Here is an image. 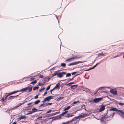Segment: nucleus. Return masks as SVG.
<instances>
[{
	"mask_svg": "<svg viewBox=\"0 0 124 124\" xmlns=\"http://www.w3.org/2000/svg\"><path fill=\"white\" fill-rule=\"evenodd\" d=\"M32 87H30L29 86H27L26 87L20 90V91L21 92H26L27 91L28 89H29L28 92H31L32 91Z\"/></svg>",
	"mask_w": 124,
	"mask_h": 124,
	"instance_id": "1",
	"label": "nucleus"
},
{
	"mask_svg": "<svg viewBox=\"0 0 124 124\" xmlns=\"http://www.w3.org/2000/svg\"><path fill=\"white\" fill-rule=\"evenodd\" d=\"M66 72L62 71V72L58 73L57 76L61 78L63 77V75H64L66 74Z\"/></svg>",
	"mask_w": 124,
	"mask_h": 124,
	"instance_id": "2",
	"label": "nucleus"
},
{
	"mask_svg": "<svg viewBox=\"0 0 124 124\" xmlns=\"http://www.w3.org/2000/svg\"><path fill=\"white\" fill-rule=\"evenodd\" d=\"M103 98H95L93 100V102L94 103H97L100 102V101H101L102 100Z\"/></svg>",
	"mask_w": 124,
	"mask_h": 124,
	"instance_id": "3",
	"label": "nucleus"
},
{
	"mask_svg": "<svg viewBox=\"0 0 124 124\" xmlns=\"http://www.w3.org/2000/svg\"><path fill=\"white\" fill-rule=\"evenodd\" d=\"M53 98V97L52 96H50L46 97L44 99V100L43 101V102L45 101H50V99Z\"/></svg>",
	"mask_w": 124,
	"mask_h": 124,
	"instance_id": "4",
	"label": "nucleus"
},
{
	"mask_svg": "<svg viewBox=\"0 0 124 124\" xmlns=\"http://www.w3.org/2000/svg\"><path fill=\"white\" fill-rule=\"evenodd\" d=\"M110 93L116 95L117 94L116 90L114 89H112L110 91Z\"/></svg>",
	"mask_w": 124,
	"mask_h": 124,
	"instance_id": "5",
	"label": "nucleus"
},
{
	"mask_svg": "<svg viewBox=\"0 0 124 124\" xmlns=\"http://www.w3.org/2000/svg\"><path fill=\"white\" fill-rule=\"evenodd\" d=\"M89 115L87 114L82 113L81 115L79 116L80 118H82L85 117L86 116H88Z\"/></svg>",
	"mask_w": 124,
	"mask_h": 124,
	"instance_id": "6",
	"label": "nucleus"
},
{
	"mask_svg": "<svg viewBox=\"0 0 124 124\" xmlns=\"http://www.w3.org/2000/svg\"><path fill=\"white\" fill-rule=\"evenodd\" d=\"M75 59V57H72L70 58H68L65 61L67 62H70L71 61H74Z\"/></svg>",
	"mask_w": 124,
	"mask_h": 124,
	"instance_id": "7",
	"label": "nucleus"
},
{
	"mask_svg": "<svg viewBox=\"0 0 124 124\" xmlns=\"http://www.w3.org/2000/svg\"><path fill=\"white\" fill-rule=\"evenodd\" d=\"M117 111L119 113H118L119 114V115H124V112L123 111V110H118Z\"/></svg>",
	"mask_w": 124,
	"mask_h": 124,
	"instance_id": "8",
	"label": "nucleus"
},
{
	"mask_svg": "<svg viewBox=\"0 0 124 124\" xmlns=\"http://www.w3.org/2000/svg\"><path fill=\"white\" fill-rule=\"evenodd\" d=\"M105 53H103V52L97 54L98 56L100 57L101 56H105Z\"/></svg>",
	"mask_w": 124,
	"mask_h": 124,
	"instance_id": "9",
	"label": "nucleus"
},
{
	"mask_svg": "<svg viewBox=\"0 0 124 124\" xmlns=\"http://www.w3.org/2000/svg\"><path fill=\"white\" fill-rule=\"evenodd\" d=\"M60 83L57 84H56L54 87L56 89H59L60 86Z\"/></svg>",
	"mask_w": 124,
	"mask_h": 124,
	"instance_id": "10",
	"label": "nucleus"
},
{
	"mask_svg": "<svg viewBox=\"0 0 124 124\" xmlns=\"http://www.w3.org/2000/svg\"><path fill=\"white\" fill-rule=\"evenodd\" d=\"M58 71H56L54 72L53 74L51 75L52 76V77H54L56 76V75H57Z\"/></svg>",
	"mask_w": 124,
	"mask_h": 124,
	"instance_id": "11",
	"label": "nucleus"
},
{
	"mask_svg": "<svg viewBox=\"0 0 124 124\" xmlns=\"http://www.w3.org/2000/svg\"><path fill=\"white\" fill-rule=\"evenodd\" d=\"M24 104V103H20L17 104L16 106L14 107V108H17V107H19L21 106L23 104Z\"/></svg>",
	"mask_w": 124,
	"mask_h": 124,
	"instance_id": "12",
	"label": "nucleus"
},
{
	"mask_svg": "<svg viewBox=\"0 0 124 124\" xmlns=\"http://www.w3.org/2000/svg\"><path fill=\"white\" fill-rule=\"evenodd\" d=\"M85 62L78 61L73 62L74 65L77 64L79 63H82L83 62Z\"/></svg>",
	"mask_w": 124,
	"mask_h": 124,
	"instance_id": "13",
	"label": "nucleus"
},
{
	"mask_svg": "<svg viewBox=\"0 0 124 124\" xmlns=\"http://www.w3.org/2000/svg\"><path fill=\"white\" fill-rule=\"evenodd\" d=\"M105 109V106L104 105H103L100 108V110L101 111H103Z\"/></svg>",
	"mask_w": 124,
	"mask_h": 124,
	"instance_id": "14",
	"label": "nucleus"
},
{
	"mask_svg": "<svg viewBox=\"0 0 124 124\" xmlns=\"http://www.w3.org/2000/svg\"><path fill=\"white\" fill-rule=\"evenodd\" d=\"M19 95H17L16 96H10L9 97V98L8 99H14L15 98V97H17Z\"/></svg>",
	"mask_w": 124,
	"mask_h": 124,
	"instance_id": "15",
	"label": "nucleus"
},
{
	"mask_svg": "<svg viewBox=\"0 0 124 124\" xmlns=\"http://www.w3.org/2000/svg\"><path fill=\"white\" fill-rule=\"evenodd\" d=\"M118 109L115 108H113L110 110V111H117Z\"/></svg>",
	"mask_w": 124,
	"mask_h": 124,
	"instance_id": "16",
	"label": "nucleus"
},
{
	"mask_svg": "<svg viewBox=\"0 0 124 124\" xmlns=\"http://www.w3.org/2000/svg\"><path fill=\"white\" fill-rule=\"evenodd\" d=\"M77 86V85H74L71 86V88L72 89H74L76 88Z\"/></svg>",
	"mask_w": 124,
	"mask_h": 124,
	"instance_id": "17",
	"label": "nucleus"
},
{
	"mask_svg": "<svg viewBox=\"0 0 124 124\" xmlns=\"http://www.w3.org/2000/svg\"><path fill=\"white\" fill-rule=\"evenodd\" d=\"M26 118V116H22L20 117L18 119L20 120H21L22 119H24Z\"/></svg>",
	"mask_w": 124,
	"mask_h": 124,
	"instance_id": "18",
	"label": "nucleus"
},
{
	"mask_svg": "<svg viewBox=\"0 0 124 124\" xmlns=\"http://www.w3.org/2000/svg\"><path fill=\"white\" fill-rule=\"evenodd\" d=\"M70 108V106H69L68 107H67V108H65L63 109L64 111H65L67 110H68Z\"/></svg>",
	"mask_w": 124,
	"mask_h": 124,
	"instance_id": "19",
	"label": "nucleus"
},
{
	"mask_svg": "<svg viewBox=\"0 0 124 124\" xmlns=\"http://www.w3.org/2000/svg\"><path fill=\"white\" fill-rule=\"evenodd\" d=\"M73 115H71L70 114H67L65 116L67 117H71L73 116Z\"/></svg>",
	"mask_w": 124,
	"mask_h": 124,
	"instance_id": "20",
	"label": "nucleus"
},
{
	"mask_svg": "<svg viewBox=\"0 0 124 124\" xmlns=\"http://www.w3.org/2000/svg\"><path fill=\"white\" fill-rule=\"evenodd\" d=\"M72 121V120H71V121H67V122H63L62 123V124H67L69 123H70V122H71V121Z\"/></svg>",
	"mask_w": 124,
	"mask_h": 124,
	"instance_id": "21",
	"label": "nucleus"
},
{
	"mask_svg": "<svg viewBox=\"0 0 124 124\" xmlns=\"http://www.w3.org/2000/svg\"><path fill=\"white\" fill-rule=\"evenodd\" d=\"M116 102L120 106H123V105H124V103H120L119 102H118V101H116Z\"/></svg>",
	"mask_w": 124,
	"mask_h": 124,
	"instance_id": "22",
	"label": "nucleus"
},
{
	"mask_svg": "<svg viewBox=\"0 0 124 124\" xmlns=\"http://www.w3.org/2000/svg\"><path fill=\"white\" fill-rule=\"evenodd\" d=\"M39 88V87L37 86H35L33 88V90L35 91L37 90Z\"/></svg>",
	"mask_w": 124,
	"mask_h": 124,
	"instance_id": "23",
	"label": "nucleus"
},
{
	"mask_svg": "<svg viewBox=\"0 0 124 124\" xmlns=\"http://www.w3.org/2000/svg\"><path fill=\"white\" fill-rule=\"evenodd\" d=\"M40 102V101L39 100H38L35 101L34 102V103L35 104H37L38 103H39Z\"/></svg>",
	"mask_w": 124,
	"mask_h": 124,
	"instance_id": "24",
	"label": "nucleus"
},
{
	"mask_svg": "<svg viewBox=\"0 0 124 124\" xmlns=\"http://www.w3.org/2000/svg\"><path fill=\"white\" fill-rule=\"evenodd\" d=\"M37 82V80H34V81L32 82L31 83V84L33 85H34Z\"/></svg>",
	"mask_w": 124,
	"mask_h": 124,
	"instance_id": "25",
	"label": "nucleus"
},
{
	"mask_svg": "<svg viewBox=\"0 0 124 124\" xmlns=\"http://www.w3.org/2000/svg\"><path fill=\"white\" fill-rule=\"evenodd\" d=\"M20 92L19 90H17V91H15L14 92H12L11 93V94H13L15 93H16L18 92Z\"/></svg>",
	"mask_w": 124,
	"mask_h": 124,
	"instance_id": "26",
	"label": "nucleus"
},
{
	"mask_svg": "<svg viewBox=\"0 0 124 124\" xmlns=\"http://www.w3.org/2000/svg\"><path fill=\"white\" fill-rule=\"evenodd\" d=\"M66 65L65 63H62L61 64V66L63 67H65L66 66Z\"/></svg>",
	"mask_w": 124,
	"mask_h": 124,
	"instance_id": "27",
	"label": "nucleus"
},
{
	"mask_svg": "<svg viewBox=\"0 0 124 124\" xmlns=\"http://www.w3.org/2000/svg\"><path fill=\"white\" fill-rule=\"evenodd\" d=\"M32 110L33 113L37 111V109L35 108H34L32 109Z\"/></svg>",
	"mask_w": 124,
	"mask_h": 124,
	"instance_id": "28",
	"label": "nucleus"
},
{
	"mask_svg": "<svg viewBox=\"0 0 124 124\" xmlns=\"http://www.w3.org/2000/svg\"><path fill=\"white\" fill-rule=\"evenodd\" d=\"M71 74L70 73H68L66 74V77H70L71 76Z\"/></svg>",
	"mask_w": 124,
	"mask_h": 124,
	"instance_id": "29",
	"label": "nucleus"
},
{
	"mask_svg": "<svg viewBox=\"0 0 124 124\" xmlns=\"http://www.w3.org/2000/svg\"><path fill=\"white\" fill-rule=\"evenodd\" d=\"M80 102L79 101H75L73 102V104H74L76 103H79Z\"/></svg>",
	"mask_w": 124,
	"mask_h": 124,
	"instance_id": "30",
	"label": "nucleus"
},
{
	"mask_svg": "<svg viewBox=\"0 0 124 124\" xmlns=\"http://www.w3.org/2000/svg\"><path fill=\"white\" fill-rule=\"evenodd\" d=\"M63 98H64L63 97H60V98H58L57 99V100L58 101H59V100L63 99Z\"/></svg>",
	"mask_w": 124,
	"mask_h": 124,
	"instance_id": "31",
	"label": "nucleus"
},
{
	"mask_svg": "<svg viewBox=\"0 0 124 124\" xmlns=\"http://www.w3.org/2000/svg\"><path fill=\"white\" fill-rule=\"evenodd\" d=\"M50 85L48 86L47 87L46 90V91L48 90H49L50 89Z\"/></svg>",
	"mask_w": 124,
	"mask_h": 124,
	"instance_id": "32",
	"label": "nucleus"
},
{
	"mask_svg": "<svg viewBox=\"0 0 124 124\" xmlns=\"http://www.w3.org/2000/svg\"><path fill=\"white\" fill-rule=\"evenodd\" d=\"M52 104V103H48L47 104H46V105H45L43 107L45 106H47L48 105H51Z\"/></svg>",
	"mask_w": 124,
	"mask_h": 124,
	"instance_id": "33",
	"label": "nucleus"
},
{
	"mask_svg": "<svg viewBox=\"0 0 124 124\" xmlns=\"http://www.w3.org/2000/svg\"><path fill=\"white\" fill-rule=\"evenodd\" d=\"M45 89V88L44 87H43V88L42 89H39V91L40 92H41L43 90H44V89Z\"/></svg>",
	"mask_w": 124,
	"mask_h": 124,
	"instance_id": "34",
	"label": "nucleus"
},
{
	"mask_svg": "<svg viewBox=\"0 0 124 124\" xmlns=\"http://www.w3.org/2000/svg\"><path fill=\"white\" fill-rule=\"evenodd\" d=\"M29 112L27 113V114H31L33 113V112L32 111H29Z\"/></svg>",
	"mask_w": 124,
	"mask_h": 124,
	"instance_id": "35",
	"label": "nucleus"
},
{
	"mask_svg": "<svg viewBox=\"0 0 124 124\" xmlns=\"http://www.w3.org/2000/svg\"><path fill=\"white\" fill-rule=\"evenodd\" d=\"M2 102H4V99L3 97H2L1 100Z\"/></svg>",
	"mask_w": 124,
	"mask_h": 124,
	"instance_id": "36",
	"label": "nucleus"
},
{
	"mask_svg": "<svg viewBox=\"0 0 124 124\" xmlns=\"http://www.w3.org/2000/svg\"><path fill=\"white\" fill-rule=\"evenodd\" d=\"M66 113L65 112V111L64 112L62 113V114H61V115L62 116H64L65 114H66Z\"/></svg>",
	"mask_w": 124,
	"mask_h": 124,
	"instance_id": "37",
	"label": "nucleus"
},
{
	"mask_svg": "<svg viewBox=\"0 0 124 124\" xmlns=\"http://www.w3.org/2000/svg\"><path fill=\"white\" fill-rule=\"evenodd\" d=\"M100 63H98L96 64L93 67V68H94L98 65Z\"/></svg>",
	"mask_w": 124,
	"mask_h": 124,
	"instance_id": "38",
	"label": "nucleus"
},
{
	"mask_svg": "<svg viewBox=\"0 0 124 124\" xmlns=\"http://www.w3.org/2000/svg\"><path fill=\"white\" fill-rule=\"evenodd\" d=\"M38 95H37L35 96L34 97V98L35 99H37L38 98Z\"/></svg>",
	"mask_w": 124,
	"mask_h": 124,
	"instance_id": "39",
	"label": "nucleus"
},
{
	"mask_svg": "<svg viewBox=\"0 0 124 124\" xmlns=\"http://www.w3.org/2000/svg\"><path fill=\"white\" fill-rule=\"evenodd\" d=\"M74 57H75V59H78L79 58V57H77V56H75Z\"/></svg>",
	"mask_w": 124,
	"mask_h": 124,
	"instance_id": "40",
	"label": "nucleus"
},
{
	"mask_svg": "<svg viewBox=\"0 0 124 124\" xmlns=\"http://www.w3.org/2000/svg\"><path fill=\"white\" fill-rule=\"evenodd\" d=\"M47 93V92H45V93H44V94L43 95V96H45V95H46Z\"/></svg>",
	"mask_w": 124,
	"mask_h": 124,
	"instance_id": "41",
	"label": "nucleus"
},
{
	"mask_svg": "<svg viewBox=\"0 0 124 124\" xmlns=\"http://www.w3.org/2000/svg\"><path fill=\"white\" fill-rule=\"evenodd\" d=\"M12 95V94H11V93H8V94L7 95L8 96H9L11 95Z\"/></svg>",
	"mask_w": 124,
	"mask_h": 124,
	"instance_id": "42",
	"label": "nucleus"
},
{
	"mask_svg": "<svg viewBox=\"0 0 124 124\" xmlns=\"http://www.w3.org/2000/svg\"><path fill=\"white\" fill-rule=\"evenodd\" d=\"M51 111H52V110H49L48 111H47L46 112V113H50V112Z\"/></svg>",
	"mask_w": 124,
	"mask_h": 124,
	"instance_id": "43",
	"label": "nucleus"
},
{
	"mask_svg": "<svg viewBox=\"0 0 124 124\" xmlns=\"http://www.w3.org/2000/svg\"><path fill=\"white\" fill-rule=\"evenodd\" d=\"M39 77L41 78H42L43 77V75H40L39 76Z\"/></svg>",
	"mask_w": 124,
	"mask_h": 124,
	"instance_id": "44",
	"label": "nucleus"
},
{
	"mask_svg": "<svg viewBox=\"0 0 124 124\" xmlns=\"http://www.w3.org/2000/svg\"><path fill=\"white\" fill-rule=\"evenodd\" d=\"M89 102H93V100H89Z\"/></svg>",
	"mask_w": 124,
	"mask_h": 124,
	"instance_id": "45",
	"label": "nucleus"
},
{
	"mask_svg": "<svg viewBox=\"0 0 124 124\" xmlns=\"http://www.w3.org/2000/svg\"><path fill=\"white\" fill-rule=\"evenodd\" d=\"M76 72H73L71 73V74L72 75H74L76 73Z\"/></svg>",
	"mask_w": 124,
	"mask_h": 124,
	"instance_id": "46",
	"label": "nucleus"
},
{
	"mask_svg": "<svg viewBox=\"0 0 124 124\" xmlns=\"http://www.w3.org/2000/svg\"><path fill=\"white\" fill-rule=\"evenodd\" d=\"M79 118V119L80 118V117L79 116H78L76 117V119H78Z\"/></svg>",
	"mask_w": 124,
	"mask_h": 124,
	"instance_id": "47",
	"label": "nucleus"
},
{
	"mask_svg": "<svg viewBox=\"0 0 124 124\" xmlns=\"http://www.w3.org/2000/svg\"><path fill=\"white\" fill-rule=\"evenodd\" d=\"M34 78H30V80L31 81H32L33 80H34Z\"/></svg>",
	"mask_w": 124,
	"mask_h": 124,
	"instance_id": "48",
	"label": "nucleus"
},
{
	"mask_svg": "<svg viewBox=\"0 0 124 124\" xmlns=\"http://www.w3.org/2000/svg\"><path fill=\"white\" fill-rule=\"evenodd\" d=\"M33 103L32 102H30V103H28V104H27V105H31V104H32Z\"/></svg>",
	"mask_w": 124,
	"mask_h": 124,
	"instance_id": "49",
	"label": "nucleus"
},
{
	"mask_svg": "<svg viewBox=\"0 0 124 124\" xmlns=\"http://www.w3.org/2000/svg\"><path fill=\"white\" fill-rule=\"evenodd\" d=\"M115 113H113L112 114L110 115V116H112L113 117L114 116Z\"/></svg>",
	"mask_w": 124,
	"mask_h": 124,
	"instance_id": "50",
	"label": "nucleus"
},
{
	"mask_svg": "<svg viewBox=\"0 0 124 124\" xmlns=\"http://www.w3.org/2000/svg\"><path fill=\"white\" fill-rule=\"evenodd\" d=\"M8 97V96L7 95H5V100L6 99H7Z\"/></svg>",
	"mask_w": 124,
	"mask_h": 124,
	"instance_id": "51",
	"label": "nucleus"
},
{
	"mask_svg": "<svg viewBox=\"0 0 124 124\" xmlns=\"http://www.w3.org/2000/svg\"><path fill=\"white\" fill-rule=\"evenodd\" d=\"M74 84V82H70V83H69L68 84L69 85H71V84Z\"/></svg>",
	"mask_w": 124,
	"mask_h": 124,
	"instance_id": "52",
	"label": "nucleus"
},
{
	"mask_svg": "<svg viewBox=\"0 0 124 124\" xmlns=\"http://www.w3.org/2000/svg\"><path fill=\"white\" fill-rule=\"evenodd\" d=\"M41 83L40 82H39V84L38 85L40 86H41Z\"/></svg>",
	"mask_w": 124,
	"mask_h": 124,
	"instance_id": "53",
	"label": "nucleus"
},
{
	"mask_svg": "<svg viewBox=\"0 0 124 124\" xmlns=\"http://www.w3.org/2000/svg\"><path fill=\"white\" fill-rule=\"evenodd\" d=\"M44 105V104H41L39 106V108H40L41 107H42V106H43V105Z\"/></svg>",
	"mask_w": 124,
	"mask_h": 124,
	"instance_id": "54",
	"label": "nucleus"
},
{
	"mask_svg": "<svg viewBox=\"0 0 124 124\" xmlns=\"http://www.w3.org/2000/svg\"><path fill=\"white\" fill-rule=\"evenodd\" d=\"M17 123L16 122H13L12 124H16Z\"/></svg>",
	"mask_w": 124,
	"mask_h": 124,
	"instance_id": "55",
	"label": "nucleus"
},
{
	"mask_svg": "<svg viewBox=\"0 0 124 124\" xmlns=\"http://www.w3.org/2000/svg\"><path fill=\"white\" fill-rule=\"evenodd\" d=\"M118 56H119L118 55H117L115 56L113 58H115Z\"/></svg>",
	"mask_w": 124,
	"mask_h": 124,
	"instance_id": "56",
	"label": "nucleus"
},
{
	"mask_svg": "<svg viewBox=\"0 0 124 124\" xmlns=\"http://www.w3.org/2000/svg\"><path fill=\"white\" fill-rule=\"evenodd\" d=\"M56 89L55 87H54L53 89H52V90L53 91L54 90Z\"/></svg>",
	"mask_w": 124,
	"mask_h": 124,
	"instance_id": "57",
	"label": "nucleus"
},
{
	"mask_svg": "<svg viewBox=\"0 0 124 124\" xmlns=\"http://www.w3.org/2000/svg\"><path fill=\"white\" fill-rule=\"evenodd\" d=\"M56 89L55 87H54L53 89H52V90L53 91L54 90Z\"/></svg>",
	"mask_w": 124,
	"mask_h": 124,
	"instance_id": "58",
	"label": "nucleus"
},
{
	"mask_svg": "<svg viewBox=\"0 0 124 124\" xmlns=\"http://www.w3.org/2000/svg\"><path fill=\"white\" fill-rule=\"evenodd\" d=\"M71 65H72V64H71V63H70V64L68 65V66H71Z\"/></svg>",
	"mask_w": 124,
	"mask_h": 124,
	"instance_id": "59",
	"label": "nucleus"
},
{
	"mask_svg": "<svg viewBox=\"0 0 124 124\" xmlns=\"http://www.w3.org/2000/svg\"><path fill=\"white\" fill-rule=\"evenodd\" d=\"M72 65H74L73 62L71 63Z\"/></svg>",
	"mask_w": 124,
	"mask_h": 124,
	"instance_id": "60",
	"label": "nucleus"
},
{
	"mask_svg": "<svg viewBox=\"0 0 124 124\" xmlns=\"http://www.w3.org/2000/svg\"><path fill=\"white\" fill-rule=\"evenodd\" d=\"M52 91H53L52 90H50V92H51V94H52Z\"/></svg>",
	"mask_w": 124,
	"mask_h": 124,
	"instance_id": "61",
	"label": "nucleus"
},
{
	"mask_svg": "<svg viewBox=\"0 0 124 124\" xmlns=\"http://www.w3.org/2000/svg\"><path fill=\"white\" fill-rule=\"evenodd\" d=\"M65 112L66 113H67L68 112V111L67 110V111H65Z\"/></svg>",
	"mask_w": 124,
	"mask_h": 124,
	"instance_id": "62",
	"label": "nucleus"
},
{
	"mask_svg": "<svg viewBox=\"0 0 124 124\" xmlns=\"http://www.w3.org/2000/svg\"><path fill=\"white\" fill-rule=\"evenodd\" d=\"M102 88H103V87H101L100 88V89H102Z\"/></svg>",
	"mask_w": 124,
	"mask_h": 124,
	"instance_id": "63",
	"label": "nucleus"
},
{
	"mask_svg": "<svg viewBox=\"0 0 124 124\" xmlns=\"http://www.w3.org/2000/svg\"><path fill=\"white\" fill-rule=\"evenodd\" d=\"M73 78H72V79H70V80H72Z\"/></svg>",
	"mask_w": 124,
	"mask_h": 124,
	"instance_id": "64",
	"label": "nucleus"
}]
</instances>
